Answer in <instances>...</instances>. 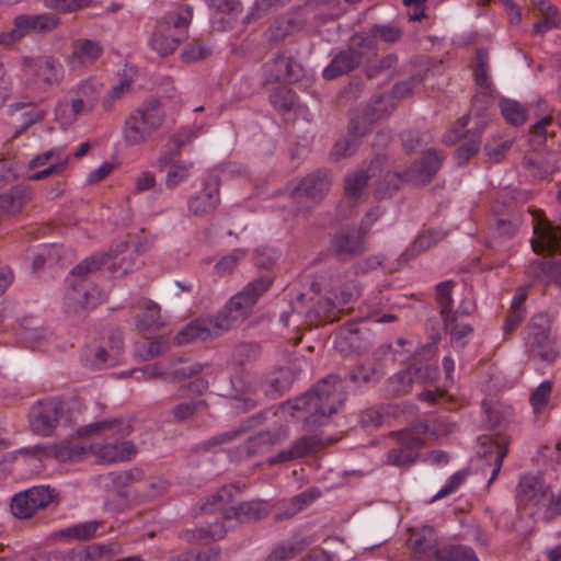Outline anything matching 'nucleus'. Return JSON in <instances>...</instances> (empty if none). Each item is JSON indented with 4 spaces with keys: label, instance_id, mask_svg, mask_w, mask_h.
I'll return each mask as SVG.
<instances>
[{
    "label": "nucleus",
    "instance_id": "nucleus-51",
    "mask_svg": "<svg viewBox=\"0 0 561 561\" xmlns=\"http://www.w3.org/2000/svg\"><path fill=\"white\" fill-rule=\"evenodd\" d=\"M133 80L131 78L124 75L123 78L119 79L118 83L115 84L103 98L102 106L105 111L112 110L116 101L121 100L124 95H126L131 89Z\"/></svg>",
    "mask_w": 561,
    "mask_h": 561
},
{
    "label": "nucleus",
    "instance_id": "nucleus-44",
    "mask_svg": "<svg viewBox=\"0 0 561 561\" xmlns=\"http://www.w3.org/2000/svg\"><path fill=\"white\" fill-rule=\"evenodd\" d=\"M202 371L199 364L188 363L183 358H176L170 363L168 380L180 381L191 378Z\"/></svg>",
    "mask_w": 561,
    "mask_h": 561
},
{
    "label": "nucleus",
    "instance_id": "nucleus-46",
    "mask_svg": "<svg viewBox=\"0 0 561 561\" xmlns=\"http://www.w3.org/2000/svg\"><path fill=\"white\" fill-rule=\"evenodd\" d=\"M385 375L383 369L380 365L366 366L357 365L348 373V378L355 383H370L377 382Z\"/></svg>",
    "mask_w": 561,
    "mask_h": 561
},
{
    "label": "nucleus",
    "instance_id": "nucleus-24",
    "mask_svg": "<svg viewBox=\"0 0 561 561\" xmlns=\"http://www.w3.org/2000/svg\"><path fill=\"white\" fill-rule=\"evenodd\" d=\"M103 55V46L98 41L80 38L72 44L68 65L72 68L90 67Z\"/></svg>",
    "mask_w": 561,
    "mask_h": 561
},
{
    "label": "nucleus",
    "instance_id": "nucleus-6",
    "mask_svg": "<svg viewBox=\"0 0 561 561\" xmlns=\"http://www.w3.org/2000/svg\"><path fill=\"white\" fill-rule=\"evenodd\" d=\"M378 50L377 41L363 33H355L348 41V46L337 51L331 62L323 69L322 77L325 80H334L359 68L365 54Z\"/></svg>",
    "mask_w": 561,
    "mask_h": 561
},
{
    "label": "nucleus",
    "instance_id": "nucleus-32",
    "mask_svg": "<svg viewBox=\"0 0 561 561\" xmlns=\"http://www.w3.org/2000/svg\"><path fill=\"white\" fill-rule=\"evenodd\" d=\"M59 19L50 13L37 15L21 14L14 19V26L25 32L46 33L56 28Z\"/></svg>",
    "mask_w": 561,
    "mask_h": 561
},
{
    "label": "nucleus",
    "instance_id": "nucleus-60",
    "mask_svg": "<svg viewBox=\"0 0 561 561\" xmlns=\"http://www.w3.org/2000/svg\"><path fill=\"white\" fill-rule=\"evenodd\" d=\"M204 405H206L204 400L182 402L174 405L171 413L175 422H185L191 420Z\"/></svg>",
    "mask_w": 561,
    "mask_h": 561
},
{
    "label": "nucleus",
    "instance_id": "nucleus-50",
    "mask_svg": "<svg viewBox=\"0 0 561 561\" xmlns=\"http://www.w3.org/2000/svg\"><path fill=\"white\" fill-rule=\"evenodd\" d=\"M100 527L99 522H88L78 524L66 529H61L57 536L59 538H72L78 540H90L95 536Z\"/></svg>",
    "mask_w": 561,
    "mask_h": 561
},
{
    "label": "nucleus",
    "instance_id": "nucleus-22",
    "mask_svg": "<svg viewBox=\"0 0 561 561\" xmlns=\"http://www.w3.org/2000/svg\"><path fill=\"white\" fill-rule=\"evenodd\" d=\"M525 275L534 284L561 289V259L535 260L526 267Z\"/></svg>",
    "mask_w": 561,
    "mask_h": 561
},
{
    "label": "nucleus",
    "instance_id": "nucleus-15",
    "mask_svg": "<svg viewBox=\"0 0 561 561\" xmlns=\"http://www.w3.org/2000/svg\"><path fill=\"white\" fill-rule=\"evenodd\" d=\"M69 289L65 296V311L75 316L82 311L96 307L102 299L101 289L92 283H78L67 280Z\"/></svg>",
    "mask_w": 561,
    "mask_h": 561
},
{
    "label": "nucleus",
    "instance_id": "nucleus-2",
    "mask_svg": "<svg viewBox=\"0 0 561 561\" xmlns=\"http://www.w3.org/2000/svg\"><path fill=\"white\" fill-rule=\"evenodd\" d=\"M254 302L243 291L234 295L216 316L199 318L188 323L175 337L178 344L207 341L229 331L251 313Z\"/></svg>",
    "mask_w": 561,
    "mask_h": 561
},
{
    "label": "nucleus",
    "instance_id": "nucleus-38",
    "mask_svg": "<svg viewBox=\"0 0 561 561\" xmlns=\"http://www.w3.org/2000/svg\"><path fill=\"white\" fill-rule=\"evenodd\" d=\"M228 514L229 516H232V519L244 523L262 519L267 515V511L259 502H238L236 506H231V508L228 511Z\"/></svg>",
    "mask_w": 561,
    "mask_h": 561
},
{
    "label": "nucleus",
    "instance_id": "nucleus-64",
    "mask_svg": "<svg viewBox=\"0 0 561 561\" xmlns=\"http://www.w3.org/2000/svg\"><path fill=\"white\" fill-rule=\"evenodd\" d=\"M480 142V133H472L471 137L466 142L460 145L455 151V156L458 159V163H465L469 158L474 156L479 150Z\"/></svg>",
    "mask_w": 561,
    "mask_h": 561
},
{
    "label": "nucleus",
    "instance_id": "nucleus-7",
    "mask_svg": "<svg viewBox=\"0 0 561 561\" xmlns=\"http://www.w3.org/2000/svg\"><path fill=\"white\" fill-rule=\"evenodd\" d=\"M103 90V83L90 78L80 81L70 90L73 98L70 102L61 101L55 108L57 119L64 124L75 123L79 116L91 113L99 101Z\"/></svg>",
    "mask_w": 561,
    "mask_h": 561
},
{
    "label": "nucleus",
    "instance_id": "nucleus-56",
    "mask_svg": "<svg viewBox=\"0 0 561 561\" xmlns=\"http://www.w3.org/2000/svg\"><path fill=\"white\" fill-rule=\"evenodd\" d=\"M552 116L548 115L542 119L538 121L530 130L531 138L530 142L535 147H541L545 145L548 136H553L554 130H548V128L552 125Z\"/></svg>",
    "mask_w": 561,
    "mask_h": 561
},
{
    "label": "nucleus",
    "instance_id": "nucleus-47",
    "mask_svg": "<svg viewBox=\"0 0 561 561\" xmlns=\"http://www.w3.org/2000/svg\"><path fill=\"white\" fill-rule=\"evenodd\" d=\"M500 108L503 117L511 125L519 126L527 119V110L514 100H502Z\"/></svg>",
    "mask_w": 561,
    "mask_h": 561
},
{
    "label": "nucleus",
    "instance_id": "nucleus-39",
    "mask_svg": "<svg viewBox=\"0 0 561 561\" xmlns=\"http://www.w3.org/2000/svg\"><path fill=\"white\" fill-rule=\"evenodd\" d=\"M291 376L289 369H279L270 374L264 381L265 393L272 398L282 397L290 388Z\"/></svg>",
    "mask_w": 561,
    "mask_h": 561
},
{
    "label": "nucleus",
    "instance_id": "nucleus-37",
    "mask_svg": "<svg viewBox=\"0 0 561 561\" xmlns=\"http://www.w3.org/2000/svg\"><path fill=\"white\" fill-rule=\"evenodd\" d=\"M28 201V194L25 188L15 186L0 194V213L16 214Z\"/></svg>",
    "mask_w": 561,
    "mask_h": 561
},
{
    "label": "nucleus",
    "instance_id": "nucleus-8",
    "mask_svg": "<svg viewBox=\"0 0 561 561\" xmlns=\"http://www.w3.org/2000/svg\"><path fill=\"white\" fill-rule=\"evenodd\" d=\"M550 485L541 477L524 474L516 485L515 501L518 512L545 520Z\"/></svg>",
    "mask_w": 561,
    "mask_h": 561
},
{
    "label": "nucleus",
    "instance_id": "nucleus-23",
    "mask_svg": "<svg viewBox=\"0 0 561 561\" xmlns=\"http://www.w3.org/2000/svg\"><path fill=\"white\" fill-rule=\"evenodd\" d=\"M323 447V443L317 436H301L297 438L290 448L280 450L275 456L267 459L270 466H275L291 460L300 459L318 453Z\"/></svg>",
    "mask_w": 561,
    "mask_h": 561
},
{
    "label": "nucleus",
    "instance_id": "nucleus-12",
    "mask_svg": "<svg viewBox=\"0 0 561 561\" xmlns=\"http://www.w3.org/2000/svg\"><path fill=\"white\" fill-rule=\"evenodd\" d=\"M58 497L54 489L39 485L15 494L11 500V512L20 519L31 518L38 510ZM58 500H56L57 502Z\"/></svg>",
    "mask_w": 561,
    "mask_h": 561
},
{
    "label": "nucleus",
    "instance_id": "nucleus-1",
    "mask_svg": "<svg viewBox=\"0 0 561 561\" xmlns=\"http://www.w3.org/2000/svg\"><path fill=\"white\" fill-rule=\"evenodd\" d=\"M346 400L345 386L335 375L321 379L309 392L288 400L283 409L306 411L309 415L304 420L307 431L324 425L337 412Z\"/></svg>",
    "mask_w": 561,
    "mask_h": 561
},
{
    "label": "nucleus",
    "instance_id": "nucleus-19",
    "mask_svg": "<svg viewBox=\"0 0 561 561\" xmlns=\"http://www.w3.org/2000/svg\"><path fill=\"white\" fill-rule=\"evenodd\" d=\"M264 82L295 83L302 77V68L293 57L277 55L263 66Z\"/></svg>",
    "mask_w": 561,
    "mask_h": 561
},
{
    "label": "nucleus",
    "instance_id": "nucleus-28",
    "mask_svg": "<svg viewBox=\"0 0 561 561\" xmlns=\"http://www.w3.org/2000/svg\"><path fill=\"white\" fill-rule=\"evenodd\" d=\"M140 122L151 133L159 129L165 119V111L157 98H149L134 111Z\"/></svg>",
    "mask_w": 561,
    "mask_h": 561
},
{
    "label": "nucleus",
    "instance_id": "nucleus-40",
    "mask_svg": "<svg viewBox=\"0 0 561 561\" xmlns=\"http://www.w3.org/2000/svg\"><path fill=\"white\" fill-rule=\"evenodd\" d=\"M105 547L101 545L80 546L68 551L58 552L56 558L60 561H98Z\"/></svg>",
    "mask_w": 561,
    "mask_h": 561
},
{
    "label": "nucleus",
    "instance_id": "nucleus-61",
    "mask_svg": "<svg viewBox=\"0 0 561 561\" xmlns=\"http://www.w3.org/2000/svg\"><path fill=\"white\" fill-rule=\"evenodd\" d=\"M419 370L420 368L411 366L405 371L397 374L391 379V385L393 386L392 391L397 396H402L410 392L412 386V378L414 375H416Z\"/></svg>",
    "mask_w": 561,
    "mask_h": 561
},
{
    "label": "nucleus",
    "instance_id": "nucleus-58",
    "mask_svg": "<svg viewBox=\"0 0 561 561\" xmlns=\"http://www.w3.org/2000/svg\"><path fill=\"white\" fill-rule=\"evenodd\" d=\"M192 163L176 162L172 164L165 175V186L170 190L175 188L181 182L190 176Z\"/></svg>",
    "mask_w": 561,
    "mask_h": 561
},
{
    "label": "nucleus",
    "instance_id": "nucleus-26",
    "mask_svg": "<svg viewBox=\"0 0 561 561\" xmlns=\"http://www.w3.org/2000/svg\"><path fill=\"white\" fill-rule=\"evenodd\" d=\"M239 494L240 489L238 486L233 484L225 485L206 500L202 511L205 513L219 512L226 520H230L232 516H229L228 511L231 506L238 504Z\"/></svg>",
    "mask_w": 561,
    "mask_h": 561
},
{
    "label": "nucleus",
    "instance_id": "nucleus-31",
    "mask_svg": "<svg viewBox=\"0 0 561 561\" xmlns=\"http://www.w3.org/2000/svg\"><path fill=\"white\" fill-rule=\"evenodd\" d=\"M445 330L450 335L454 347L462 348L467 344L466 339L473 334V327L466 318L454 317L453 312L442 318Z\"/></svg>",
    "mask_w": 561,
    "mask_h": 561
},
{
    "label": "nucleus",
    "instance_id": "nucleus-33",
    "mask_svg": "<svg viewBox=\"0 0 561 561\" xmlns=\"http://www.w3.org/2000/svg\"><path fill=\"white\" fill-rule=\"evenodd\" d=\"M141 312L136 317L137 329L141 333H147L152 329L160 328L163 323L160 317V307L152 300L145 299L139 302Z\"/></svg>",
    "mask_w": 561,
    "mask_h": 561
},
{
    "label": "nucleus",
    "instance_id": "nucleus-57",
    "mask_svg": "<svg viewBox=\"0 0 561 561\" xmlns=\"http://www.w3.org/2000/svg\"><path fill=\"white\" fill-rule=\"evenodd\" d=\"M211 54V48L204 45L202 42L193 41L184 46L181 56L185 62H194L206 59Z\"/></svg>",
    "mask_w": 561,
    "mask_h": 561
},
{
    "label": "nucleus",
    "instance_id": "nucleus-48",
    "mask_svg": "<svg viewBox=\"0 0 561 561\" xmlns=\"http://www.w3.org/2000/svg\"><path fill=\"white\" fill-rule=\"evenodd\" d=\"M444 160L442 151L436 149L427 150L426 154L420 162L419 172L426 181H430L438 172Z\"/></svg>",
    "mask_w": 561,
    "mask_h": 561
},
{
    "label": "nucleus",
    "instance_id": "nucleus-53",
    "mask_svg": "<svg viewBox=\"0 0 561 561\" xmlns=\"http://www.w3.org/2000/svg\"><path fill=\"white\" fill-rule=\"evenodd\" d=\"M272 284L273 277L270 274H265L254 278L241 291L256 304L260 297L271 288Z\"/></svg>",
    "mask_w": 561,
    "mask_h": 561
},
{
    "label": "nucleus",
    "instance_id": "nucleus-42",
    "mask_svg": "<svg viewBox=\"0 0 561 561\" xmlns=\"http://www.w3.org/2000/svg\"><path fill=\"white\" fill-rule=\"evenodd\" d=\"M553 383L551 380H545L530 393L529 403L536 417H539L548 408Z\"/></svg>",
    "mask_w": 561,
    "mask_h": 561
},
{
    "label": "nucleus",
    "instance_id": "nucleus-55",
    "mask_svg": "<svg viewBox=\"0 0 561 561\" xmlns=\"http://www.w3.org/2000/svg\"><path fill=\"white\" fill-rule=\"evenodd\" d=\"M360 293V288L354 282H347L341 286H332L331 294L334 296L337 305L345 306L354 301Z\"/></svg>",
    "mask_w": 561,
    "mask_h": 561
},
{
    "label": "nucleus",
    "instance_id": "nucleus-10",
    "mask_svg": "<svg viewBox=\"0 0 561 561\" xmlns=\"http://www.w3.org/2000/svg\"><path fill=\"white\" fill-rule=\"evenodd\" d=\"M32 431L41 436H50L66 417V404L57 398H48L36 402L28 412Z\"/></svg>",
    "mask_w": 561,
    "mask_h": 561
},
{
    "label": "nucleus",
    "instance_id": "nucleus-34",
    "mask_svg": "<svg viewBox=\"0 0 561 561\" xmlns=\"http://www.w3.org/2000/svg\"><path fill=\"white\" fill-rule=\"evenodd\" d=\"M226 534L225 525L216 520L208 527L185 530L182 537L190 543H207L224 538Z\"/></svg>",
    "mask_w": 561,
    "mask_h": 561
},
{
    "label": "nucleus",
    "instance_id": "nucleus-18",
    "mask_svg": "<svg viewBox=\"0 0 561 561\" xmlns=\"http://www.w3.org/2000/svg\"><path fill=\"white\" fill-rule=\"evenodd\" d=\"M220 204L219 182L207 179L203 182V188L187 199L188 215L205 217L215 211Z\"/></svg>",
    "mask_w": 561,
    "mask_h": 561
},
{
    "label": "nucleus",
    "instance_id": "nucleus-21",
    "mask_svg": "<svg viewBox=\"0 0 561 561\" xmlns=\"http://www.w3.org/2000/svg\"><path fill=\"white\" fill-rule=\"evenodd\" d=\"M329 188L330 181L328 173L325 171L318 170L308 174L299 182V184L291 191V197L296 202L307 199L314 204L327 195Z\"/></svg>",
    "mask_w": 561,
    "mask_h": 561
},
{
    "label": "nucleus",
    "instance_id": "nucleus-11",
    "mask_svg": "<svg viewBox=\"0 0 561 561\" xmlns=\"http://www.w3.org/2000/svg\"><path fill=\"white\" fill-rule=\"evenodd\" d=\"M368 229L347 226L337 230L331 239V250L339 261L348 262L366 251Z\"/></svg>",
    "mask_w": 561,
    "mask_h": 561
},
{
    "label": "nucleus",
    "instance_id": "nucleus-41",
    "mask_svg": "<svg viewBox=\"0 0 561 561\" xmlns=\"http://www.w3.org/2000/svg\"><path fill=\"white\" fill-rule=\"evenodd\" d=\"M270 102L280 113L296 111L298 106L296 93L287 87L275 89L270 95Z\"/></svg>",
    "mask_w": 561,
    "mask_h": 561
},
{
    "label": "nucleus",
    "instance_id": "nucleus-29",
    "mask_svg": "<svg viewBox=\"0 0 561 561\" xmlns=\"http://www.w3.org/2000/svg\"><path fill=\"white\" fill-rule=\"evenodd\" d=\"M140 122L151 133L159 129L165 119V111L157 98H149L134 111Z\"/></svg>",
    "mask_w": 561,
    "mask_h": 561
},
{
    "label": "nucleus",
    "instance_id": "nucleus-25",
    "mask_svg": "<svg viewBox=\"0 0 561 561\" xmlns=\"http://www.w3.org/2000/svg\"><path fill=\"white\" fill-rule=\"evenodd\" d=\"M483 446L482 457L489 460L492 466L489 484L493 483L501 471L502 463L508 451V439L506 436L500 435L495 439L492 437H481Z\"/></svg>",
    "mask_w": 561,
    "mask_h": 561
},
{
    "label": "nucleus",
    "instance_id": "nucleus-5",
    "mask_svg": "<svg viewBox=\"0 0 561 561\" xmlns=\"http://www.w3.org/2000/svg\"><path fill=\"white\" fill-rule=\"evenodd\" d=\"M341 309L336 304L328 297L313 294H300L290 305V312L285 311L280 314V322L288 327L295 324L299 327L304 317L306 323L310 325H319L324 322H332L339 318Z\"/></svg>",
    "mask_w": 561,
    "mask_h": 561
},
{
    "label": "nucleus",
    "instance_id": "nucleus-13",
    "mask_svg": "<svg viewBox=\"0 0 561 561\" xmlns=\"http://www.w3.org/2000/svg\"><path fill=\"white\" fill-rule=\"evenodd\" d=\"M389 437L394 442L386 454V462L396 467H409L420 456L424 446V438L413 436L409 432H391Z\"/></svg>",
    "mask_w": 561,
    "mask_h": 561
},
{
    "label": "nucleus",
    "instance_id": "nucleus-20",
    "mask_svg": "<svg viewBox=\"0 0 561 561\" xmlns=\"http://www.w3.org/2000/svg\"><path fill=\"white\" fill-rule=\"evenodd\" d=\"M124 351L123 332L119 329H110L105 345H100L89 359L95 369L115 366Z\"/></svg>",
    "mask_w": 561,
    "mask_h": 561
},
{
    "label": "nucleus",
    "instance_id": "nucleus-35",
    "mask_svg": "<svg viewBox=\"0 0 561 561\" xmlns=\"http://www.w3.org/2000/svg\"><path fill=\"white\" fill-rule=\"evenodd\" d=\"M151 134L152 133L144 126L134 111L127 116L123 127V137L128 146H137L146 142Z\"/></svg>",
    "mask_w": 561,
    "mask_h": 561
},
{
    "label": "nucleus",
    "instance_id": "nucleus-9",
    "mask_svg": "<svg viewBox=\"0 0 561 561\" xmlns=\"http://www.w3.org/2000/svg\"><path fill=\"white\" fill-rule=\"evenodd\" d=\"M551 321L548 312H539L531 317L527 325L529 356L547 364L556 362L559 356L558 345L550 337Z\"/></svg>",
    "mask_w": 561,
    "mask_h": 561
},
{
    "label": "nucleus",
    "instance_id": "nucleus-63",
    "mask_svg": "<svg viewBox=\"0 0 561 561\" xmlns=\"http://www.w3.org/2000/svg\"><path fill=\"white\" fill-rule=\"evenodd\" d=\"M144 472L139 468H133L126 471H115L108 473V479L117 488L127 486L142 479Z\"/></svg>",
    "mask_w": 561,
    "mask_h": 561
},
{
    "label": "nucleus",
    "instance_id": "nucleus-45",
    "mask_svg": "<svg viewBox=\"0 0 561 561\" xmlns=\"http://www.w3.org/2000/svg\"><path fill=\"white\" fill-rule=\"evenodd\" d=\"M437 561H479L472 548L463 545H445Z\"/></svg>",
    "mask_w": 561,
    "mask_h": 561
},
{
    "label": "nucleus",
    "instance_id": "nucleus-14",
    "mask_svg": "<svg viewBox=\"0 0 561 561\" xmlns=\"http://www.w3.org/2000/svg\"><path fill=\"white\" fill-rule=\"evenodd\" d=\"M23 69L45 89L58 85L64 79V67L53 56L24 57Z\"/></svg>",
    "mask_w": 561,
    "mask_h": 561
},
{
    "label": "nucleus",
    "instance_id": "nucleus-27",
    "mask_svg": "<svg viewBox=\"0 0 561 561\" xmlns=\"http://www.w3.org/2000/svg\"><path fill=\"white\" fill-rule=\"evenodd\" d=\"M383 161V157L377 156L366 171L359 170L346 176L344 186L346 196L357 199L367 186L368 181L376 175V171L382 165Z\"/></svg>",
    "mask_w": 561,
    "mask_h": 561
},
{
    "label": "nucleus",
    "instance_id": "nucleus-16",
    "mask_svg": "<svg viewBox=\"0 0 561 561\" xmlns=\"http://www.w3.org/2000/svg\"><path fill=\"white\" fill-rule=\"evenodd\" d=\"M288 437V428L283 425L271 431L260 432L237 448L236 458L238 460H245L257 455H263L267 453L271 447L287 440Z\"/></svg>",
    "mask_w": 561,
    "mask_h": 561
},
{
    "label": "nucleus",
    "instance_id": "nucleus-59",
    "mask_svg": "<svg viewBox=\"0 0 561 561\" xmlns=\"http://www.w3.org/2000/svg\"><path fill=\"white\" fill-rule=\"evenodd\" d=\"M402 28L394 25H381L376 24L371 26L369 37L376 41V37H380L385 43L394 44L402 37Z\"/></svg>",
    "mask_w": 561,
    "mask_h": 561
},
{
    "label": "nucleus",
    "instance_id": "nucleus-17",
    "mask_svg": "<svg viewBox=\"0 0 561 561\" xmlns=\"http://www.w3.org/2000/svg\"><path fill=\"white\" fill-rule=\"evenodd\" d=\"M409 546L417 561H437L440 554L438 536L431 526H423L411 531Z\"/></svg>",
    "mask_w": 561,
    "mask_h": 561
},
{
    "label": "nucleus",
    "instance_id": "nucleus-3",
    "mask_svg": "<svg viewBox=\"0 0 561 561\" xmlns=\"http://www.w3.org/2000/svg\"><path fill=\"white\" fill-rule=\"evenodd\" d=\"M193 19V8L188 4L179 5L167 12L154 24L149 39V47L160 57L172 55L188 38V27Z\"/></svg>",
    "mask_w": 561,
    "mask_h": 561
},
{
    "label": "nucleus",
    "instance_id": "nucleus-43",
    "mask_svg": "<svg viewBox=\"0 0 561 561\" xmlns=\"http://www.w3.org/2000/svg\"><path fill=\"white\" fill-rule=\"evenodd\" d=\"M106 256L101 257H89L83 260L81 263H79L77 266H75L71 272L70 276L67 278V280L78 282V283H90L88 280V276L91 273H94L101 268L103 264H105Z\"/></svg>",
    "mask_w": 561,
    "mask_h": 561
},
{
    "label": "nucleus",
    "instance_id": "nucleus-30",
    "mask_svg": "<svg viewBox=\"0 0 561 561\" xmlns=\"http://www.w3.org/2000/svg\"><path fill=\"white\" fill-rule=\"evenodd\" d=\"M335 347L341 353L360 352L365 348L359 323L348 322L342 327L335 337Z\"/></svg>",
    "mask_w": 561,
    "mask_h": 561
},
{
    "label": "nucleus",
    "instance_id": "nucleus-36",
    "mask_svg": "<svg viewBox=\"0 0 561 561\" xmlns=\"http://www.w3.org/2000/svg\"><path fill=\"white\" fill-rule=\"evenodd\" d=\"M310 542L305 538H293L277 545L266 561H289L301 553Z\"/></svg>",
    "mask_w": 561,
    "mask_h": 561
},
{
    "label": "nucleus",
    "instance_id": "nucleus-62",
    "mask_svg": "<svg viewBox=\"0 0 561 561\" xmlns=\"http://www.w3.org/2000/svg\"><path fill=\"white\" fill-rule=\"evenodd\" d=\"M206 2L210 9L227 15L229 20H236L242 9L239 0H206Z\"/></svg>",
    "mask_w": 561,
    "mask_h": 561
},
{
    "label": "nucleus",
    "instance_id": "nucleus-49",
    "mask_svg": "<svg viewBox=\"0 0 561 561\" xmlns=\"http://www.w3.org/2000/svg\"><path fill=\"white\" fill-rule=\"evenodd\" d=\"M489 69V53L486 49L479 48L476 53L473 65V78L477 85L481 88H490L492 82L488 75Z\"/></svg>",
    "mask_w": 561,
    "mask_h": 561
},
{
    "label": "nucleus",
    "instance_id": "nucleus-52",
    "mask_svg": "<svg viewBox=\"0 0 561 561\" xmlns=\"http://www.w3.org/2000/svg\"><path fill=\"white\" fill-rule=\"evenodd\" d=\"M454 286L455 283L453 280L442 282L436 285V302L442 318L453 312L451 290Z\"/></svg>",
    "mask_w": 561,
    "mask_h": 561
},
{
    "label": "nucleus",
    "instance_id": "nucleus-54",
    "mask_svg": "<svg viewBox=\"0 0 561 561\" xmlns=\"http://www.w3.org/2000/svg\"><path fill=\"white\" fill-rule=\"evenodd\" d=\"M260 354V346L256 343L244 342L238 344L232 353V359L236 364L243 366L257 358Z\"/></svg>",
    "mask_w": 561,
    "mask_h": 561
},
{
    "label": "nucleus",
    "instance_id": "nucleus-4",
    "mask_svg": "<svg viewBox=\"0 0 561 561\" xmlns=\"http://www.w3.org/2000/svg\"><path fill=\"white\" fill-rule=\"evenodd\" d=\"M85 433L108 432L113 442L105 444L93 443L90 448L99 462L112 463L131 460L136 454V446L129 440H118L133 432V425L127 420H105L92 423L84 427Z\"/></svg>",
    "mask_w": 561,
    "mask_h": 561
}]
</instances>
